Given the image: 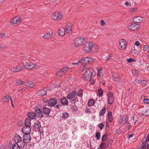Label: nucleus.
I'll return each instance as SVG.
<instances>
[{"mask_svg":"<svg viewBox=\"0 0 149 149\" xmlns=\"http://www.w3.org/2000/svg\"><path fill=\"white\" fill-rule=\"evenodd\" d=\"M92 46L93 44L90 42L85 43L84 44L83 49L85 52L90 53L91 52Z\"/></svg>","mask_w":149,"mask_h":149,"instance_id":"1","label":"nucleus"},{"mask_svg":"<svg viewBox=\"0 0 149 149\" xmlns=\"http://www.w3.org/2000/svg\"><path fill=\"white\" fill-rule=\"evenodd\" d=\"M93 58H90L88 56H86L84 57L81 60L79 61V62H81L84 63L88 64L89 63H92L94 61Z\"/></svg>","mask_w":149,"mask_h":149,"instance_id":"2","label":"nucleus"},{"mask_svg":"<svg viewBox=\"0 0 149 149\" xmlns=\"http://www.w3.org/2000/svg\"><path fill=\"white\" fill-rule=\"evenodd\" d=\"M62 14L60 12H56L52 16V18L55 20H59L62 18Z\"/></svg>","mask_w":149,"mask_h":149,"instance_id":"3","label":"nucleus"},{"mask_svg":"<svg viewBox=\"0 0 149 149\" xmlns=\"http://www.w3.org/2000/svg\"><path fill=\"white\" fill-rule=\"evenodd\" d=\"M84 38H78L75 39V46L78 47L83 44L85 41Z\"/></svg>","mask_w":149,"mask_h":149,"instance_id":"4","label":"nucleus"},{"mask_svg":"<svg viewBox=\"0 0 149 149\" xmlns=\"http://www.w3.org/2000/svg\"><path fill=\"white\" fill-rule=\"evenodd\" d=\"M145 20L144 18L140 16H136L133 18L134 22L136 23L143 22L145 21Z\"/></svg>","mask_w":149,"mask_h":149,"instance_id":"5","label":"nucleus"},{"mask_svg":"<svg viewBox=\"0 0 149 149\" xmlns=\"http://www.w3.org/2000/svg\"><path fill=\"white\" fill-rule=\"evenodd\" d=\"M107 102L109 104H112L113 102L114 96L113 94L109 92L107 94Z\"/></svg>","mask_w":149,"mask_h":149,"instance_id":"6","label":"nucleus"},{"mask_svg":"<svg viewBox=\"0 0 149 149\" xmlns=\"http://www.w3.org/2000/svg\"><path fill=\"white\" fill-rule=\"evenodd\" d=\"M126 40L125 39H122L119 43V49H120L124 50L126 47Z\"/></svg>","mask_w":149,"mask_h":149,"instance_id":"7","label":"nucleus"},{"mask_svg":"<svg viewBox=\"0 0 149 149\" xmlns=\"http://www.w3.org/2000/svg\"><path fill=\"white\" fill-rule=\"evenodd\" d=\"M14 140L15 142V144H18L22 142V139L21 137L18 134L15 135L14 136Z\"/></svg>","mask_w":149,"mask_h":149,"instance_id":"8","label":"nucleus"},{"mask_svg":"<svg viewBox=\"0 0 149 149\" xmlns=\"http://www.w3.org/2000/svg\"><path fill=\"white\" fill-rule=\"evenodd\" d=\"M27 68L29 70L33 69V68H37L36 64H33L32 63L29 62L27 63L26 65Z\"/></svg>","mask_w":149,"mask_h":149,"instance_id":"9","label":"nucleus"},{"mask_svg":"<svg viewBox=\"0 0 149 149\" xmlns=\"http://www.w3.org/2000/svg\"><path fill=\"white\" fill-rule=\"evenodd\" d=\"M31 139V135L29 134H24L23 137V141L25 142L29 143Z\"/></svg>","mask_w":149,"mask_h":149,"instance_id":"10","label":"nucleus"},{"mask_svg":"<svg viewBox=\"0 0 149 149\" xmlns=\"http://www.w3.org/2000/svg\"><path fill=\"white\" fill-rule=\"evenodd\" d=\"M17 66L18 68H17L15 70H13V72H17L22 70L25 68L24 64L23 62L21 63Z\"/></svg>","mask_w":149,"mask_h":149,"instance_id":"11","label":"nucleus"},{"mask_svg":"<svg viewBox=\"0 0 149 149\" xmlns=\"http://www.w3.org/2000/svg\"><path fill=\"white\" fill-rule=\"evenodd\" d=\"M22 131L24 134H29L31 131L30 127L25 126L22 129Z\"/></svg>","mask_w":149,"mask_h":149,"instance_id":"12","label":"nucleus"},{"mask_svg":"<svg viewBox=\"0 0 149 149\" xmlns=\"http://www.w3.org/2000/svg\"><path fill=\"white\" fill-rule=\"evenodd\" d=\"M84 73L92 75V76H94L95 75V73L94 72L93 69L92 68L86 69L85 70Z\"/></svg>","mask_w":149,"mask_h":149,"instance_id":"13","label":"nucleus"},{"mask_svg":"<svg viewBox=\"0 0 149 149\" xmlns=\"http://www.w3.org/2000/svg\"><path fill=\"white\" fill-rule=\"evenodd\" d=\"M35 113L36 116H37L39 118H41L43 117L42 111L39 109L36 110Z\"/></svg>","mask_w":149,"mask_h":149,"instance_id":"14","label":"nucleus"},{"mask_svg":"<svg viewBox=\"0 0 149 149\" xmlns=\"http://www.w3.org/2000/svg\"><path fill=\"white\" fill-rule=\"evenodd\" d=\"M21 18L18 16V17H15L12 20L11 23L14 24H19L21 22Z\"/></svg>","mask_w":149,"mask_h":149,"instance_id":"15","label":"nucleus"},{"mask_svg":"<svg viewBox=\"0 0 149 149\" xmlns=\"http://www.w3.org/2000/svg\"><path fill=\"white\" fill-rule=\"evenodd\" d=\"M128 121L127 118L126 117H121L120 119L119 122V123H121L122 124H125Z\"/></svg>","mask_w":149,"mask_h":149,"instance_id":"16","label":"nucleus"},{"mask_svg":"<svg viewBox=\"0 0 149 149\" xmlns=\"http://www.w3.org/2000/svg\"><path fill=\"white\" fill-rule=\"evenodd\" d=\"M46 91L45 89H42L37 92V95L38 96H42L46 94Z\"/></svg>","mask_w":149,"mask_h":149,"instance_id":"17","label":"nucleus"},{"mask_svg":"<svg viewBox=\"0 0 149 149\" xmlns=\"http://www.w3.org/2000/svg\"><path fill=\"white\" fill-rule=\"evenodd\" d=\"M142 114L143 116L149 115V108H145L143 109L142 111Z\"/></svg>","mask_w":149,"mask_h":149,"instance_id":"18","label":"nucleus"},{"mask_svg":"<svg viewBox=\"0 0 149 149\" xmlns=\"http://www.w3.org/2000/svg\"><path fill=\"white\" fill-rule=\"evenodd\" d=\"M57 103V100L56 98L51 99L49 101V105L50 106H53L55 105Z\"/></svg>","mask_w":149,"mask_h":149,"instance_id":"19","label":"nucleus"},{"mask_svg":"<svg viewBox=\"0 0 149 149\" xmlns=\"http://www.w3.org/2000/svg\"><path fill=\"white\" fill-rule=\"evenodd\" d=\"M76 94V93L75 91H73L67 95V97L68 100H70L73 98L75 96Z\"/></svg>","mask_w":149,"mask_h":149,"instance_id":"20","label":"nucleus"},{"mask_svg":"<svg viewBox=\"0 0 149 149\" xmlns=\"http://www.w3.org/2000/svg\"><path fill=\"white\" fill-rule=\"evenodd\" d=\"M26 143L24 141H22V142L19 144L20 148L21 149H26L27 145Z\"/></svg>","mask_w":149,"mask_h":149,"instance_id":"21","label":"nucleus"},{"mask_svg":"<svg viewBox=\"0 0 149 149\" xmlns=\"http://www.w3.org/2000/svg\"><path fill=\"white\" fill-rule=\"evenodd\" d=\"M136 25V23L135 22H134L133 23H131L130 24L128 25L127 27L128 28L132 31H135L136 28H135Z\"/></svg>","mask_w":149,"mask_h":149,"instance_id":"22","label":"nucleus"},{"mask_svg":"<svg viewBox=\"0 0 149 149\" xmlns=\"http://www.w3.org/2000/svg\"><path fill=\"white\" fill-rule=\"evenodd\" d=\"M92 76V75L88 74H87L84 73L82 77L83 79L87 81L89 80L91 77Z\"/></svg>","mask_w":149,"mask_h":149,"instance_id":"23","label":"nucleus"},{"mask_svg":"<svg viewBox=\"0 0 149 149\" xmlns=\"http://www.w3.org/2000/svg\"><path fill=\"white\" fill-rule=\"evenodd\" d=\"M61 102L62 105L67 106L68 104V102L65 97H63L62 98L61 100Z\"/></svg>","mask_w":149,"mask_h":149,"instance_id":"24","label":"nucleus"},{"mask_svg":"<svg viewBox=\"0 0 149 149\" xmlns=\"http://www.w3.org/2000/svg\"><path fill=\"white\" fill-rule=\"evenodd\" d=\"M58 33L60 36H63L65 33V29L63 27L60 28L58 31Z\"/></svg>","mask_w":149,"mask_h":149,"instance_id":"25","label":"nucleus"},{"mask_svg":"<svg viewBox=\"0 0 149 149\" xmlns=\"http://www.w3.org/2000/svg\"><path fill=\"white\" fill-rule=\"evenodd\" d=\"M51 111V109L46 107H44L43 109V112L44 114L48 115Z\"/></svg>","mask_w":149,"mask_h":149,"instance_id":"26","label":"nucleus"},{"mask_svg":"<svg viewBox=\"0 0 149 149\" xmlns=\"http://www.w3.org/2000/svg\"><path fill=\"white\" fill-rule=\"evenodd\" d=\"M27 116L30 118L34 119L36 118V115L33 112H30L27 113Z\"/></svg>","mask_w":149,"mask_h":149,"instance_id":"27","label":"nucleus"},{"mask_svg":"<svg viewBox=\"0 0 149 149\" xmlns=\"http://www.w3.org/2000/svg\"><path fill=\"white\" fill-rule=\"evenodd\" d=\"M40 127L41 124L40 122L37 121L35 123V125H34V128L35 130H37L39 129Z\"/></svg>","mask_w":149,"mask_h":149,"instance_id":"28","label":"nucleus"},{"mask_svg":"<svg viewBox=\"0 0 149 149\" xmlns=\"http://www.w3.org/2000/svg\"><path fill=\"white\" fill-rule=\"evenodd\" d=\"M98 50V47L97 45H93V46L92 47V49L91 50V52L95 53Z\"/></svg>","mask_w":149,"mask_h":149,"instance_id":"29","label":"nucleus"},{"mask_svg":"<svg viewBox=\"0 0 149 149\" xmlns=\"http://www.w3.org/2000/svg\"><path fill=\"white\" fill-rule=\"evenodd\" d=\"M53 34V32L51 31V33H47L45 34L43 36V38L45 39H49L51 38L52 37V34Z\"/></svg>","mask_w":149,"mask_h":149,"instance_id":"30","label":"nucleus"},{"mask_svg":"<svg viewBox=\"0 0 149 149\" xmlns=\"http://www.w3.org/2000/svg\"><path fill=\"white\" fill-rule=\"evenodd\" d=\"M107 116L109 121L110 122H112L113 118L112 116V112L111 111L109 112L108 113Z\"/></svg>","mask_w":149,"mask_h":149,"instance_id":"31","label":"nucleus"},{"mask_svg":"<svg viewBox=\"0 0 149 149\" xmlns=\"http://www.w3.org/2000/svg\"><path fill=\"white\" fill-rule=\"evenodd\" d=\"M10 98H12L11 97H10L9 95H6L4 97L2 98V101L3 102H7L9 100H10Z\"/></svg>","mask_w":149,"mask_h":149,"instance_id":"32","label":"nucleus"},{"mask_svg":"<svg viewBox=\"0 0 149 149\" xmlns=\"http://www.w3.org/2000/svg\"><path fill=\"white\" fill-rule=\"evenodd\" d=\"M24 82L22 80H16L15 81V85L17 86H20L22 85L23 84Z\"/></svg>","mask_w":149,"mask_h":149,"instance_id":"33","label":"nucleus"},{"mask_svg":"<svg viewBox=\"0 0 149 149\" xmlns=\"http://www.w3.org/2000/svg\"><path fill=\"white\" fill-rule=\"evenodd\" d=\"M25 126L30 127L31 125V120L28 118L26 119L25 120Z\"/></svg>","mask_w":149,"mask_h":149,"instance_id":"34","label":"nucleus"},{"mask_svg":"<svg viewBox=\"0 0 149 149\" xmlns=\"http://www.w3.org/2000/svg\"><path fill=\"white\" fill-rule=\"evenodd\" d=\"M95 103L94 100L93 99H90L88 102V105L89 107L93 106Z\"/></svg>","mask_w":149,"mask_h":149,"instance_id":"35","label":"nucleus"},{"mask_svg":"<svg viewBox=\"0 0 149 149\" xmlns=\"http://www.w3.org/2000/svg\"><path fill=\"white\" fill-rule=\"evenodd\" d=\"M26 85L29 87L32 88L34 86V84L31 81H29L26 84Z\"/></svg>","mask_w":149,"mask_h":149,"instance_id":"36","label":"nucleus"},{"mask_svg":"<svg viewBox=\"0 0 149 149\" xmlns=\"http://www.w3.org/2000/svg\"><path fill=\"white\" fill-rule=\"evenodd\" d=\"M97 92L99 97H102L103 93V91L101 88H100L98 89Z\"/></svg>","mask_w":149,"mask_h":149,"instance_id":"37","label":"nucleus"},{"mask_svg":"<svg viewBox=\"0 0 149 149\" xmlns=\"http://www.w3.org/2000/svg\"><path fill=\"white\" fill-rule=\"evenodd\" d=\"M131 120L134 121V124L136 123V122L138 121L137 118L134 116H132L131 117Z\"/></svg>","mask_w":149,"mask_h":149,"instance_id":"38","label":"nucleus"},{"mask_svg":"<svg viewBox=\"0 0 149 149\" xmlns=\"http://www.w3.org/2000/svg\"><path fill=\"white\" fill-rule=\"evenodd\" d=\"M63 74H64L63 72V71L62 70H61L60 71H58L56 73V76L60 77Z\"/></svg>","mask_w":149,"mask_h":149,"instance_id":"39","label":"nucleus"},{"mask_svg":"<svg viewBox=\"0 0 149 149\" xmlns=\"http://www.w3.org/2000/svg\"><path fill=\"white\" fill-rule=\"evenodd\" d=\"M139 82L142 85H145L147 83V81L145 80H141Z\"/></svg>","mask_w":149,"mask_h":149,"instance_id":"40","label":"nucleus"},{"mask_svg":"<svg viewBox=\"0 0 149 149\" xmlns=\"http://www.w3.org/2000/svg\"><path fill=\"white\" fill-rule=\"evenodd\" d=\"M69 114L67 112H64L62 114V118H66L68 117Z\"/></svg>","mask_w":149,"mask_h":149,"instance_id":"41","label":"nucleus"},{"mask_svg":"<svg viewBox=\"0 0 149 149\" xmlns=\"http://www.w3.org/2000/svg\"><path fill=\"white\" fill-rule=\"evenodd\" d=\"M106 111V109L105 107L103 108L101 111H100L99 114L100 116H103L105 113Z\"/></svg>","mask_w":149,"mask_h":149,"instance_id":"42","label":"nucleus"},{"mask_svg":"<svg viewBox=\"0 0 149 149\" xmlns=\"http://www.w3.org/2000/svg\"><path fill=\"white\" fill-rule=\"evenodd\" d=\"M139 71L137 70H132V73L134 76L138 75L139 74Z\"/></svg>","mask_w":149,"mask_h":149,"instance_id":"43","label":"nucleus"},{"mask_svg":"<svg viewBox=\"0 0 149 149\" xmlns=\"http://www.w3.org/2000/svg\"><path fill=\"white\" fill-rule=\"evenodd\" d=\"M102 70V68H100L98 69L97 71L98 73L97 74V76L98 77H100L101 76V72Z\"/></svg>","mask_w":149,"mask_h":149,"instance_id":"44","label":"nucleus"},{"mask_svg":"<svg viewBox=\"0 0 149 149\" xmlns=\"http://www.w3.org/2000/svg\"><path fill=\"white\" fill-rule=\"evenodd\" d=\"M7 46L5 45L4 44H2L0 46V49L3 50L6 49Z\"/></svg>","mask_w":149,"mask_h":149,"instance_id":"45","label":"nucleus"},{"mask_svg":"<svg viewBox=\"0 0 149 149\" xmlns=\"http://www.w3.org/2000/svg\"><path fill=\"white\" fill-rule=\"evenodd\" d=\"M20 149L19 146V144H14V145L13 149Z\"/></svg>","mask_w":149,"mask_h":149,"instance_id":"46","label":"nucleus"},{"mask_svg":"<svg viewBox=\"0 0 149 149\" xmlns=\"http://www.w3.org/2000/svg\"><path fill=\"white\" fill-rule=\"evenodd\" d=\"M77 95L81 97H82L83 95L82 91L81 90H80L78 91Z\"/></svg>","mask_w":149,"mask_h":149,"instance_id":"47","label":"nucleus"},{"mask_svg":"<svg viewBox=\"0 0 149 149\" xmlns=\"http://www.w3.org/2000/svg\"><path fill=\"white\" fill-rule=\"evenodd\" d=\"M107 135L106 134H104L102 138V141L103 142L105 141L107 139Z\"/></svg>","mask_w":149,"mask_h":149,"instance_id":"48","label":"nucleus"},{"mask_svg":"<svg viewBox=\"0 0 149 149\" xmlns=\"http://www.w3.org/2000/svg\"><path fill=\"white\" fill-rule=\"evenodd\" d=\"M95 137L97 139L99 140L100 138V133L99 132H97L96 133Z\"/></svg>","mask_w":149,"mask_h":149,"instance_id":"49","label":"nucleus"},{"mask_svg":"<svg viewBox=\"0 0 149 149\" xmlns=\"http://www.w3.org/2000/svg\"><path fill=\"white\" fill-rule=\"evenodd\" d=\"M68 70L69 68L68 67L64 68L62 69L64 74L68 71Z\"/></svg>","mask_w":149,"mask_h":149,"instance_id":"50","label":"nucleus"},{"mask_svg":"<svg viewBox=\"0 0 149 149\" xmlns=\"http://www.w3.org/2000/svg\"><path fill=\"white\" fill-rule=\"evenodd\" d=\"M137 9L136 8H130L129 11L131 12H136L137 11Z\"/></svg>","mask_w":149,"mask_h":149,"instance_id":"51","label":"nucleus"},{"mask_svg":"<svg viewBox=\"0 0 149 149\" xmlns=\"http://www.w3.org/2000/svg\"><path fill=\"white\" fill-rule=\"evenodd\" d=\"M104 126V124L102 123H100L98 125V127L100 128L101 130L102 129Z\"/></svg>","mask_w":149,"mask_h":149,"instance_id":"52","label":"nucleus"},{"mask_svg":"<svg viewBox=\"0 0 149 149\" xmlns=\"http://www.w3.org/2000/svg\"><path fill=\"white\" fill-rule=\"evenodd\" d=\"M71 109H72V111H73L74 112H76L77 111V107L75 106H72Z\"/></svg>","mask_w":149,"mask_h":149,"instance_id":"53","label":"nucleus"},{"mask_svg":"<svg viewBox=\"0 0 149 149\" xmlns=\"http://www.w3.org/2000/svg\"><path fill=\"white\" fill-rule=\"evenodd\" d=\"M103 57H104V58L102 59H101V61H104V60H108V59H109L110 57V56H109V57H108V56H102Z\"/></svg>","mask_w":149,"mask_h":149,"instance_id":"54","label":"nucleus"},{"mask_svg":"<svg viewBox=\"0 0 149 149\" xmlns=\"http://www.w3.org/2000/svg\"><path fill=\"white\" fill-rule=\"evenodd\" d=\"M127 61L129 63H131L135 61L133 58H129L127 59Z\"/></svg>","mask_w":149,"mask_h":149,"instance_id":"55","label":"nucleus"},{"mask_svg":"<svg viewBox=\"0 0 149 149\" xmlns=\"http://www.w3.org/2000/svg\"><path fill=\"white\" fill-rule=\"evenodd\" d=\"M143 49L144 51H147L149 50V47L147 45H145L143 46Z\"/></svg>","mask_w":149,"mask_h":149,"instance_id":"56","label":"nucleus"},{"mask_svg":"<svg viewBox=\"0 0 149 149\" xmlns=\"http://www.w3.org/2000/svg\"><path fill=\"white\" fill-rule=\"evenodd\" d=\"M66 32H67L68 31H71L72 28L70 26L67 25L66 28Z\"/></svg>","mask_w":149,"mask_h":149,"instance_id":"57","label":"nucleus"},{"mask_svg":"<svg viewBox=\"0 0 149 149\" xmlns=\"http://www.w3.org/2000/svg\"><path fill=\"white\" fill-rule=\"evenodd\" d=\"M141 26L139 24H136V25L135 26V28H136L135 31H136L138 29H139L141 28Z\"/></svg>","mask_w":149,"mask_h":149,"instance_id":"58","label":"nucleus"},{"mask_svg":"<svg viewBox=\"0 0 149 149\" xmlns=\"http://www.w3.org/2000/svg\"><path fill=\"white\" fill-rule=\"evenodd\" d=\"M85 113H86L89 114L91 113V111L89 109L86 108L85 110Z\"/></svg>","mask_w":149,"mask_h":149,"instance_id":"59","label":"nucleus"},{"mask_svg":"<svg viewBox=\"0 0 149 149\" xmlns=\"http://www.w3.org/2000/svg\"><path fill=\"white\" fill-rule=\"evenodd\" d=\"M105 144L104 142H102L100 145V147L101 148H104L105 147Z\"/></svg>","mask_w":149,"mask_h":149,"instance_id":"60","label":"nucleus"},{"mask_svg":"<svg viewBox=\"0 0 149 149\" xmlns=\"http://www.w3.org/2000/svg\"><path fill=\"white\" fill-rule=\"evenodd\" d=\"M144 102L145 104L149 103V99L145 98L144 99Z\"/></svg>","mask_w":149,"mask_h":149,"instance_id":"61","label":"nucleus"},{"mask_svg":"<svg viewBox=\"0 0 149 149\" xmlns=\"http://www.w3.org/2000/svg\"><path fill=\"white\" fill-rule=\"evenodd\" d=\"M90 82L91 84H94L95 82V80L94 79H91L90 80Z\"/></svg>","mask_w":149,"mask_h":149,"instance_id":"62","label":"nucleus"},{"mask_svg":"<svg viewBox=\"0 0 149 149\" xmlns=\"http://www.w3.org/2000/svg\"><path fill=\"white\" fill-rule=\"evenodd\" d=\"M26 88V87H24L22 88V89H19L18 90V91H21V92H22L23 91H25V90Z\"/></svg>","mask_w":149,"mask_h":149,"instance_id":"63","label":"nucleus"},{"mask_svg":"<svg viewBox=\"0 0 149 149\" xmlns=\"http://www.w3.org/2000/svg\"><path fill=\"white\" fill-rule=\"evenodd\" d=\"M77 100V99L76 98H74L71 101V103L73 104H75V102Z\"/></svg>","mask_w":149,"mask_h":149,"instance_id":"64","label":"nucleus"}]
</instances>
